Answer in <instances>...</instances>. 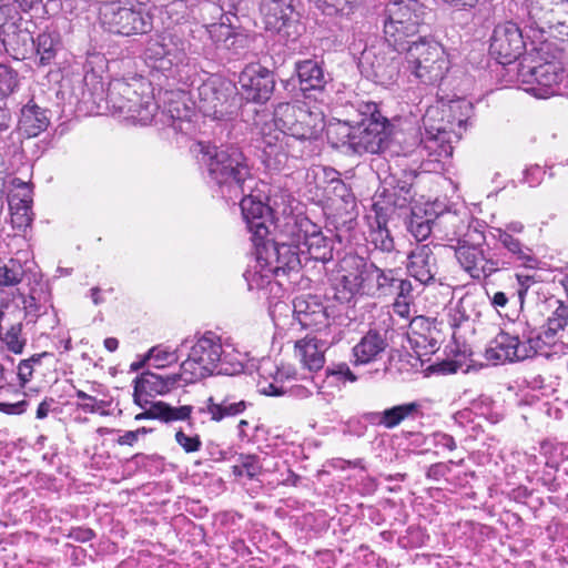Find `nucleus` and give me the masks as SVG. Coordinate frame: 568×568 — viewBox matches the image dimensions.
I'll use <instances>...</instances> for the list:
<instances>
[{"instance_id":"1","label":"nucleus","mask_w":568,"mask_h":568,"mask_svg":"<svg viewBox=\"0 0 568 568\" xmlns=\"http://www.w3.org/2000/svg\"><path fill=\"white\" fill-rule=\"evenodd\" d=\"M276 132L262 133L258 148L262 150L264 164L278 170L286 164L288 155L294 154L291 142H304L316 138L322 123L318 114L305 105L288 102L278 103L274 109Z\"/></svg>"},{"instance_id":"2","label":"nucleus","mask_w":568,"mask_h":568,"mask_svg":"<svg viewBox=\"0 0 568 568\" xmlns=\"http://www.w3.org/2000/svg\"><path fill=\"white\" fill-rule=\"evenodd\" d=\"M93 89V92L88 90L82 93V102L91 103L89 112L100 113L102 110H109L146 125L152 122L159 110L151 82L143 78L133 79L131 82L114 80L105 95L101 81L97 82Z\"/></svg>"},{"instance_id":"3","label":"nucleus","mask_w":568,"mask_h":568,"mask_svg":"<svg viewBox=\"0 0 568 568\" xmlns=\"http://www.w3.org/2000/svg\"><path fill=\"white\" fill-rule=\"evenodd\" d=\"M186 359L180 367L186 383H196L212 375H237L244 371L245 354L239 352L229 339L212 331L196 334Z\"/></svg>"},{"instance_id":"4","label":"nucleus","mask_w":568,"mask_h":568,"mask_svg":"<svg viewBox=\"0 0 568 568\" xmlns=\"http://www.w3.org/2000/svg\"><path fill=\"white\" fill-rule=\"evenodd\" d=\"M199 145L209 182L217 187L223 197L234 200L254 189L252 168L239 146L205 143Z\"/></svg>"},{"instance_id":"5","label":"nucleus","mask_w":568,"mask_h":568,"mask_svg":"<svg viewBox=\"0 0 568 568\" xmlns=\"http://www.w3.org/2000/svg\"><path fill=\"white\" fill-rule=\"evenodd\" d=\"M473 105L465 99L450 100L447 103L440 102L437 106H432L426 111L423 118L425 133L419 138L418 132L414 133V142L406 145L405 153L427 151L429 154L434 151L432 144L449 141L450 133L456 136L470 118Z\"/></svg>"},{"instance_id":"6","label":"nucleus","mask_w":568,"mask_h":568,"mask_svg":"<svg viewBox=\"0 0 568 568\" xmlns=\"http://www.w3.org/2000/svg\"><path fill=\"white\" fill-rule=\"evenodd\" d=\"M362 120L355 125L338 128L341 146L357 155L381 154L385 152L393 139L398 141L393 132V125L377 109L376 103H365L361 110Z\"/></svg>"},{"instance_id":"7","label":"nucleus","mask_w":568,"mask_h":568,"mask_svg":"<svg viewBox=\"0 0 568 568\" xmlns=\"http://www.w3.org/2000/svg\"><path fill=\"white\" fill-rule=\"evenodd\" d=\"M191 43L178 32H164L151 37L145 45V64L166 79L182 80V73L190 63Z\"/></svg>"},{"instance_id":"8","label":"nucleus","mask_w":568,"mask_h":568,"mask_svg":"<svg viewBox=\"0 0 568 568\" xmlns=\"http://www.w3.org/2000/svg\"><path fill=\"white\" fill-rule=\"evenodd\" d=\"M384 34L392 53H399L418 32L422 6L416 0H392L384 10Z\"/></svg>"},{"instance_id":"9","label":"nucleus","mask_w":568,"mask_h":568,"mask_svg":"<svg viewBox=\"0 0 568 568\" xmlns=\"http://www.w3.org/2000/svg\"><path fill=\"white\" fill-rule=\"evenodd\" d=\"M405 59L410 72L425 84L439 83L449 69L444 48L434 40L419 38L405 45Z\"/></svg>"},{"instance_id":"10","label":"nucleus","mask_w":568,"mask_h":568,"mask_svg":"<svg viewBox=\"0 0 568 568\" xmlns=\"http://www.w3.org/2000/svg\"><path fill=\"white\" fill-rule=\"evenodd\" d=\"M288 215L284 217L283 226L277 230L276 240L268 236L254 244L255 255L260 261L270 262L276 276L286 275L292 271H298L304 263L302 247L287 232Z\"/></svg>"},{"instance_id":"11","label":"nucleus","mask_w":568,"mask_h":568,"mask_svg":"<svg viewBox=\"0 0 568 568\" xmlns=\"http://www.w3.org/2000/svg\"><path fill=\"white\" fill-rule=\"evenodd\" d=\"M242 196L240 206L247 231L251 233V241L254 244L265 240L271 234V226L280 230L283 226L284 217L292 215L284 206L281 211L274 201L273 205L264 203L257 195L251 192L240 194Z\"/></svg>"},{"instance_id":"12","label":"nucleus","mask_w":568,"mask_h":568,"mask_svg":"<svg viewBox=\"0 0 568 568\" xmlns=\"http://www.w3.org/2000/svg\"><path fill=\"white\" fill-rule=\"evenodd\" d=\"M455 256L462 268L477 281L511 266L509 258L495 251H485L479 241L470 243L466 239H458Z\"/></svg>"},{"instance_id":"13","label":"nucleus","mask_w":568,"mask_h":568,"mask_svg":"<svg viewBox=\"0 0 568 568\" xmlns=\"http://www.w3.org/2000/svg\"><path fill=\"white\" fill-rule=\"evenodd\" d=\"M195 104L204 116L226 120L236 109L235 88L221 78L211 77L197 87Z\"/></svg>"},{"instance_id":"14","label":"nucleus","mask_w":568,"mask_h":568,"mask_svg":"<svg viewBox=\"0 0 568 568\" xmlns=\"http://www.w3.org/2000/svg\"><path fill=\"white\" fill-rule=\"evenodd\" d=\"M288 234L302 247L303 258L326 263L333 258V241L306 216L288 215Z\"/></svg>"},{"instance_id":"15","label":"nucleus","mask_w":568,"mask_h":568,"mask_svg":"<svg viewBox=\"0 0 568 568\" xmlns=\"http://www.w3.org/2000/svg\"><path fill=\"white\" fill-rule=\"evenodd\" d=\"M100 22L104 30L120 36L148 33L152 30V18L141 8L106 3L100 10Z\"/></svg>"},{"instance_id":"16","label":"nucleus","mask_w":568,"mask_h":568,"mask_svg":"<svg viewBox=\"0 0 568 568\" xmlns=\"http://www.w3.org/2000/svg\"><path fill=\"white\" fill-rule=\"evenodd\" d=\"M519 75L528 87L526 91L539 99H546L560 92L565 71L558 62L549 61L536 67H521Z\"/></svg>"},{"instance_id":"17","label":"nucleus","mask_w":568,"mask_h":568,"mask_svg":"<svg viewBox=\"0 0 568 568\" xmlns=\"http://www.w3.org/2000/svg\"><path fill=\"white\" fill-rule=\"evenodd\" d=\"M344 336L341 326L331 327V332L317 333L316 336H305L295 343V355L303 367L317 372L325 364V352Z\"/></svg>"},{"instance_id":"18","label":"nucleus","mask_w":568,"mask_h":568,"mask_svg":"<svg viewBox=\"0 0 568 568\" xmlns=\"http://www.w3.org/2000/svg\"><path fill=\"white\" fill-rule=\"evenodd\" d=\"M133 400L134 403L144 408L150 404L148 397H154L158 395H165L179 387L189 385L184 377V372L180 367L179 373L174 374H158L151 371L141 373L134 379Z\"/></svg>"},{"instance_id":"19","label":"nucleus","mask_w":568,"mask_h":568,"mask_svg":"<svg viewBox=\"0 0 568 568\" xmlns=\"http://www.w3.org/2000/svg\"><path fill=\"white\" fill-rule=\"evenodd\" d=\"M485 357L494 365H498L532 358L534 352L532 347L527 345L524 332L519 335L501 331L489 342Z\"/></svg>"},{"instance_id":"20","label":"nucleus","mask_w":568,"mask_h":568,"mask_svg":"<svg viewBox=\"0 0 568 568\" xmlns=\"http://www.w3.org/2000/svg\"><path fill=\"white\" fill-rule=\"evenodd\" d=\"M240 93L248 102H267L275 89L274 73L260 63L247 64L239 75Z\"/></svg>"},{"instance_id":"21","label":"nucleus","mask_w":568,"mask_h":568,"mask_svg":"<svg viewBox=\"0 0 568 568\" xmlns=\"http://www.w3.org/2000/svg\"><path fill=\"white\" fill-rule=\"evenodd\" d=\"M520 28L511 21L497 24L490 37L489 52L501 64L516 61L525 51Z\"/></svg>"},{"instance_id":"22","label":"nucleus","mask_w":568,"mask_h":568,"mask_svg":"<svg viewBox=\"0 0 568 568\" xmlns=\"http://www.w3.org/2000/svg\"><path fill=\"white\" fill-rule=\"evenodd\" d=\"M293 315L304 328L316 333L331 332V327L338 326L331 320L328 308L311 294L300 295L293 300Z\"/></svg>"},{"instance_id":"23","label":"nucleus","mask_w":568,"mask_h":568,"mask_svg":"<svg viewBox=\"0 0 568 568\" xmlns=\"http://www.w3.org/2000/svg\"><path fill=\"white\" fill-rule=\"evenodd\" d=\"M435 224H445L454 227L452 235L459 236L464 229L463 221L457 214L447 212L437 215L434 219L433 212H427L422 207L412 209L410 215L406 221L407 231L420 243L425 241L432 233Z\"/></svg>"},{"instance_id":"24","label":"nucleus","mask_w":568,"mask_h":568,"mask_svg":"<svg viewBox=\"0 0 568 568\" xmlns=\"http://www.w3.org/2000/svg\"><path fill=\"white\" fill-rule=\"evenodd\" d=\"M438 245L417 243L407 255L406 270L408 274L423 285L435 282L438 273Z\"/></svg>"},{"instance_id":"25","label":"nucleus","mask_w":568,"mask_h":568,"mask_svg":"<svg viewBox=\"0 0 568 568\" xmlns=\"http://www.w3.org/2000/svg\"><path fill=\"white\" fill-rule=\"evenodd\" d=\"M29 23L21 17L18 22H10L0 37L6 52L16 60L27 59L34 51L36 41L28 28Z\"/></svg>"},{"instance_id":"26","label":"nucleus","mask_w":568,"mask_h":568,"mask_svg":"<svg viewBox=\"0 0 568 568\" xmlns=\"http://www.w3.org/2000/svg\"><path fill=\"white\" fill-rule=\"evenodd\" d=\"M419 414L420 405L416 402H410L386 408L382 412L366 413L364 414V419L371 425L392 429L406 419H415Z\"/></svg>"},{"instance_id":"27","label":"nucleus","mask_w":568,"mask_h":568,"mask_svg":"<svg viewBox=\"0 0 568 568\" xmlns=\"http://www.w3.org/2000/svg\"><path fill=\"white\" fill-rule=\"evenodd\" d=\"M361 64H367L374 80L383 84L395 80L399 72V60L396 55L386 57V52H376L373 48L364 50Z\"/></svg>"},{"instance_id":"28","label":"nucleus","mask_w":568,"mask_h":568,"mask_svg":"<svg viewBox=\"0 0 568 568\" xmlns=\"http://www.w3.org/2000/svg\"><path fill=\"white\" fill-rule=\"evenodd\" d=\"M193 110L184 101L182 92H165L162 115L168 118L170 125L178 132L189 133Z\"/></svg>"},{"instance_id":"29","label":"nucleus","mask_w":568,"mask_h":568,"mask_svg":"<svg viewBox=\"0 0 568 568\" xmlns=\"http://www.w3.org/2000/svg\"><path fill=\"white\" fill-rule=\"evenodd\" d=\"M387 346L386 333L369 329L353 347L355 365H366L377 361Z\"/></svg>"},{"instance_id":"30","label":"nucleus","mask_w":568,"mask_h":568,"mask_svg":"<svg viewBox=\"0 0 568 568\" xmlns=\"http://www.w3.org/2000/svg\"><path fill=\"white\" fill-rule=\"evenodd\" d=\"M248 405L250 403L244 399H240L233 394H226L209 397L205 407L200 412L209 414L214 422H221L224 418L241 415Z\"/></svg>"},{"instance_id":"31","label":"nucleus","mask_w":568,"mask_h":568,"mask_svg":"<svg viewBox=\"0 0 568 568\" xmlns=\"http://www.w3.org/2000/svg\"><path fill=\"white\" fill-rule=\"evenodd\" d=\"M294 0H261L260 10L267 30L280 32L294 14Z\"/></svg>"},{"instance_id":"32","label":"nucleus","mask_w":568,"mask_h":568,"mask_svg":"<svg viewBox=\"0 0 568 568\" xmlns=\"http://www.w3.org/2000/svg\"><path fill=\"white\" fill-rule=\"evenodd\" d=\"M295 72L303 92L322 91L328 81L323 70L322 62L316 59L296 61Z\"/></svg>"},{"instance_id":"33","label":"nucleus","mask_w":568,"mask_h":568,"mask_svg":"<svg viewBox=\"0 0 568 568\" xmlns=\"http://www.w3.org/2000/svg\"><path fill=\"white\" fill-rule=\"evenodd\" d=\"M32 196L28 184L22 183L20 191L9 197L12 226L19 231L26 230L32 222Z\"/></svg>"},{"instance_id":"34","label":"nucleus","mask_w":568,"mask_h":568,"mask_svg":"<svg viewBox=\"0 0 568 568\" xmlns=\"http://www.w3.org/2000/svg\"><path fill=\"white\" fill-rule=\"evenodd\" d=\"M22 303L26 318L30 322H36L40 316L47 314L49 307L52 306L48 284L41 281L36 282L29 293L22 295Z\"/></svg>"},{"instance_id":"35","label":"nucleus","mask_w":568,"mask_h":568,"mask_svg":"<svg viewBox=\"0 0 568 568\" xmlns=\"http://www.w3.org/2000/svg\"><path fill=\"white\" fill-rule=\"evenodd\" d=\"M357 268L348 267L345 260L343 258L338 264V270L333 280L334 297L341 303H351L357 296H363L362 290L358 283H355V274Z\"/></svg>"},{"instance_id":"36","label":"nucleus","mask_w":568,"mask_h":568,"mask_svg":"<svg viewBox=\"0 0 568 568\" xmlns=\"http://www.w3.org/2000/svg\"><path fill=\"white\" fill-rule=\"evenodd\" d=\"M491 236L508 252L509 256L507 254L504 255L509 258L511 263L514 258L526 267H534L536 257L534 256L532 250L524 245L513 234H508V231H501V227H494ZM499 254L503 255L501 253Z\"/></svg>"},{"instance_id":"37","label":"nucleus","mask_w":568,"mask_h":568,"mask_svg":"<svg viewBox=\"0 0 568 568\" xmlns=\"http://www.w3.org/2000/svg\"><path fill=\"white\" fill-rule=\"evenodd\" d=\"M48 110L29 101L22 109L19 119V130L27 138L38 136L49 126Z\"/></svg>"},{"instance_id":"38","label":"nucleus","mask_w":568,"mask_h":568,"mask_svg":"<svg viewBox=\"0 0 568 568\" xmlns=\"http://www.w3.org/2000/svg\"><path fill=\"white\" fill-rule=\"evenodd\" d=\"M562 331V328L552 325L550 322H546L538 333L524 329V337H526L527 345L532 347L534 356L542 355L548 357L549 353L546 348L557 346L559 333Z\"/></svg>"},{"instance_id":"39","label":"nucleus","mask_w":568,"mask_h":568,"mask_svg":"<svg viewBox=\"0 0 568 568\" xmlns=\"http://www.w3.org/2000/svg\"><path fill=\"white\" fill-rule=\"evenodd\" d=\"M396 280L394 270H382L373 264L368 296H393Z\"/></svg>"},{"instance_id":"40","label":"nucleus","mask_w":568,"mask_h":568,"mask_svg":"<svg viewBox=\"0 0 568 568\" xmlns=\"http://www.w3.org/2000/svg\"><path fill=\"white\" fill-rule=\"evenodd\" d=\"M386 223L385 217L377 213L375 221L371 223L368 242L373 244L375 248L389 253L395 250V243Z\"/></svg>"},{"instance_id":"41","label":"nucleus","mask_w":568,"mask_h":568,"mask_svg":"<svg viewBox=\"0 0 568 568\" xmlns=\"http://www.w3.org/2000/svg\"><path fill=\"white\" fill-rule=\"evenodd\" d=\"M273 276H276V273L273 272V266L270 265V262L260 261L256 255L255 265L250 266L244 273L250 290L264 288L271 284Z\"/></svg>"},{"instance_id":"42","label":"nucleus","mask_w":568,"mask_h":568,"mask_svg":"<svg viewBox=\"0 0 568 568\" xmlns=\"http://www.w3.org/2000/svg\"><path fill=\"white\" fill-rule=\"evenodd\" d=\"M34 41V51L39 57L38 64L42 67L50 65L55 59L60 44L59 36L57 33L42 32Z\"/></svg>"},{"instance_id":"43","label":"nucleus","mask_w":568,"mask_h":568,"mask_svg":"<svg viewBox=\"0 0 568 568\" xmlns=\"http://www.w3.org/2000/svg\"><path fill=\"white\" fill-rule=\"evenodd\" d=\"M207 32L216 45L224 49H231L237 37L226 14H222L221 22L209 24Z\"/></svg>"},{"instance_id":"44","label":"nucleus","mask_w":568,"mask_h":568,"mask_svg":"<svg viewBox=\"0 0 568 568\" xmlns=\"http://www.w3.org/2000/svg\"><path fill=\"white\" fill-rule=\"evenodd\" d=\"M346 264H348V267L357 268L355 274H352L355 276V283H358V286L362 290V294H365L368 296L369 292V278L372 275L373 264L372 262H368L362 256L358 255H346L344 257Z\"/></svg>"},{"instance_id":"45","label":"nucleus","mask_w":568,"mask_h":568,"mask_svg":"<svg viewBox=\"0 0 568 568\" xmlns=\"http://www.w3.org/2000/svg\"><path fill=\"white\" fill-rule=\"evenodd\" d=\"M22 327L23 325L21 322L8 323L0 335V341L14 354H21L27 344V338L22 333Z\"/></svg>"},{"instance_id":"46","label":"nucleus","mask_w":568,"mask_h":568,"mask_svg":"<svg viewBox=\"0 0 568 568\" xmlns=\"http://www.w3.org/2000/svg\"><path fill=\"white\" fill-rule=\"evenodd\" d=\"M386 202L394 207H405L414 197L412 185L407 182H398L392 190L384 189Z\"/></svg>"},{"instance_id":"47","label":"nucleus","mask_w":568,"mask_h":568,"mask_svg":"<svg viewBox=\"0 0 568 568\" xmlns=\"http://www.w3.org/2000/svg\"><path fill=\"white\" fill-rule=\"evenodd\" d=\"M145 359H149L150 366L155 368H164L179 361L176 351H171L164 345L151 347L145 353Z\"/></svg>"},{"instance_id":"48","label":"nucleus","mask_w":568,"mask_h":568,"mask_svg":"<svg viewBox=\"0 0 568 568\" xmlns=\"http://www.w3.org/2000/svg\"><path fill=\"white\" fill-rule=\"evenodd\" d=\"M193 412V406L191 405H183L179 407L171 406L168 403L159 402V415L160 420L164 423H172L176 420H187L189 426L192 425L191 423V415Z\"/></svg>"},{"instance_id":"49","label":"nucleus","mask_w":568,"mask_h":568,"mask_svg":"<svg viewBox=\"0 0 568 568\" xmlns=\"http://www.w3.org/2000/svg\"><path fill=\"white\" fill-rule=\"evenodd\" d=\"M75 397L80 400L77 403L78 409L84 413L100 414L102 416L109 415V412L105 410V408L110 405V402L98 399L81 389L75 390Z\"/></svg>"},{"instance_id":"50","label":"nucleus","mask_w":568,"mask_h":568,"mask_svg":"<svg viewBox=\"0 0 568 568\" xmlns=\"http://www.w3.org/2000/svg\"><path fill=\"white\" fill-rule=\"evenodd\" d=\"M23 266L17 260H9L0 265V286H14L22 281Z\"/></svg>"},{"instance_id":"51","label":"nucleus","mask_w":568,"mask_h":568,"mask_svg":"<svg viewBox=\"0 0 568 568\" xmlns=\"http://www.w3.org/2000/svg\"><path fill=\"white\" fill-rule=\"evenodd\" d=\"M326 16H348L355 7L348 0H308Z\"/></svg>"},{"instance_id":"52","label":"nucleus","mask_w":568,"mask_h":568,"mask_svg":"<svg viewBox=\"0 0 568 568\" xmlns=\"http://www.w3.org/2000/svg\"><path fill=\"white\" fill-rule=\"evenodd\" d=\"M548 306L551 308V313L547 322L565 329L568 324V303L552 297L548 300Z\"/></svg>"},{"instance_id":"53","label":"nucleus","mask_w":568,"mask_h":568,"mask_svg":"<svg viewBox=\"0 0 568 568\" xmlns=\"http://www.w3.org/2000/svg\"><path fill=\"white\" fill-rule=\"evenodd\" d=\"M284 372L276 371L275 376L272 381L263 379L260 381V392L267 396H283L286 394L287 386L285 385Z\"/></svg>"},{"instance_id":"54","label":"nucleus","mask_w":568,"mask_h":568,"mask_svg":"<svg viewBox=\"0 0 568 568\" xmlns=\"http://www.w3.org/2000/svg\"><path fill=\"white\" fill-rule=\"evenodd\" d=\"M49 354L47 352L41 354H34L31 357L23 359L18 365V378L21 386H24L28 382L31 381L33 376V372L36 367L40 365L42 358L48 357Z\"/></svg>"},{"instance_id":"55","label":"nucleus","mask_w":568,"mask_h":568,"mask_svg":"<svg viewBox=\"0 0 568 568\" xmlns=\"http://www.w3.org/2000/svg\"><path fill=\"white\" fill-rule=\"evenodd\" d=\"M18 83V73L12 68L0 63V99L13 93Z\"/></svg>"},{"instance_id":"56","label":"nucleus","mask_w":568,"mask_h":568,"mask_svg":"<svg viewBox=\"0 0 568 568\" xmlns=\"http://www.w3.org/2000/svg\"><path fill=\"white\" fill-rule=\"evenodd\" d=\"M552 11L548 0L540 2H528L527 3V16L530 20V26L539 27L540 22L547 19V16Z\"/></svg>"},{"instance_id":"57","label":"nucleus","mask_w":568,"mask_h":568,"mask_svg":"<svg viewBox=\"0 0 568 568\" xmlns=\"http://www.w3.org/2000/svg\"><path fill=\"white\" fill-rule=\"evenodd\" d=\"M175 442L187 454L196 453L202 448L200 436L197 434H186L182 428L175 433Z\"/></svg>"},{"instance_id":"58","label":"nucleus","mask_w":568,"mask_h":568,"mask_svg":"<svg viewBox=\"0 0 568 568\" xmlns=\"http://www.w3.org/2000/svg\"><path fill=\"white\" fill-rule=\"evenodd\" d=\"M93 4V0H61L62 10L75 18L87 14Z\"/></svg>"},{"instance_id":"59","label":"nucleus","mask_w":568,"mask_h":568,"mask_svg":"<svg viewBox=\"0 0 568 568\" xmlns=\"http://www.w3.org/2000/svg\"><path fill=\"white\" fill-rule=\"evenodd\" d=\"M326 377L334 378L336 382H351L357 381L356 375L349 369L346 363L333 364L326 368Z\"/></svg>"},{"instance_id":"60","label":"nucleus","mask_w":568,"mask_h":568,"mask_svg":"<svg viewBox=\"0 0 568 568\" xmlns=\"http://www.w3.org/2000/svg\"><path fill=\"white\" fill-rule=\"evenodd\" d=\"M104 64H105V59L102 54L92 53V54L88 55L87 61L83 65V68L85 70V75H84L85 85H88V81L90 78L89 73L91 72V79L97 78L98 74L103 71Z\"/></svg>"},{"instance_id":"61","label":"nucleus","mask_w":568,"mask_h":568,"mask_svg":"<svg viewBox=\"0 0 568 568\" xmlns=\"http://www.w3.org/2000/svg\"><path fill=\"white\" fill-rule=\"evenodd\" d=\"M240 467L245 471V476L254 478L260 475L262 465L255 455H242L240 457Z\"/></svg>"},{"instance_id":"62","label":"nucleus","mask_w":568,"mask_h":568,"mask_svg":"<svg viewBox=\"0 0 568 568\" xmlns=\"http://www.w3.org/2000/svg\"><path fill=\"white\" fill-rule=\"evenodd\" d=\"M20 20L21 16L13 6H0V37L3 34V31L7 30V26L10 24V22H18Z\"/></svg>"},{"instance_id":"63","label":"nucleus","mask_w":568,"mask_h":568,"mask_svg":"<svg viewBox=\"0 0 568 568\" xmlns=\"http://www.w3.org/2000/svg\"><path fill=\"white\" fill-rule=\"evenodd\" d=\"M332 192L335 196L339 197L345 204L354 202V195L347 184L341 179L331 180Z\"/></svg>"},{"instance_id":"64","label":"nucleus","mask_w":568,"mask_h":568,"mask_svg":"<svg viewBox=\"0 0 568 568\" xmlns=\"http://www.w3.org/2000/svg\"><path fill=\"white\" fill-rule=\"evenodd\" d=\"M429 440L433 444V446H435L436 448H443V449H447L450 452L456 449V442H455L454 437L446 433H442V432L433 433L429 436Z\"/></svg>"}]
</instances>
